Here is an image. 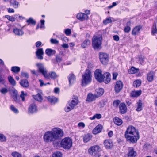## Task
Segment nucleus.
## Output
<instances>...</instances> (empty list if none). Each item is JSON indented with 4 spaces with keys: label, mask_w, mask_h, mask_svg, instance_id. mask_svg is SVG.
I'll return each mask as SVG.
<instances>
[{
    "label": "nucleus",
    "mask_w": 157,
    "mask_h": 157,
    "mask_svg": "<svg viewBox=\"0 0 157 157\" xmlns=\"http://www.w3.org/2000/svg\"><path fill=\"white\" fill-rule=\"evenodd\" d=\"M21 75L23 77L26 78H29V75L28 73L27 72H22L21 73Z\"/></svg>",
    "instance_id": "13d9d810"
},
{
    "label": "nucleus",
    "mask_w": 157,
    "mask_h": 157,
    "mask_svg": "<svg viewBox=\"0 0 157 157\" xmlns=\"http://www.w3.org/2000/svg\"><path fill=\"white\" fill-rule=\"evenodd\" d=\"M20 85L23 87L27 88L29 86V83L26 79H22L20 82Z\"/></svg>",
    "instance_id": "b1692460"
},
{
    "label": "nucleus",
    "mask_w": 157,
    "mask_h": 157,
    "mask_svg": "<svg viewBox=\"0 0 157 157\" xmlns=\"http://www.w3.org/2000/svg\"><path fill=\"white\" fill-rule=\"evenodd\" d=\"M36 66L38 68L39 72L41 73L46 79L51 78L54 79L58 77V75L54 71H52L48 73L47 70L45 67L44 64L43 63H38L36 64Z\"/></svg>",
    "instance_id": "f03ea898"
},
{
    "label": "nucleus",
    "mask_w": 157,
    "mask_h": 157,
    "mask_svg": "<svg viewBox=\"0 0 157 157\" xmlns=\"http://www.w3.org/2000/svg\"><path fill=\"white\" fill-rule=\"evenodd\" d=\"M27 95V94L26 93H25L23 91H21V94L20 95V97L21 98L22 101H24L25 100V97Z\"/></svg>",
    "instance_id": "de8ad7c7"
},
{
    "label": "nucleus",
    "mask_w": 157,
    "mask_h": 157,
    "mask_svg": "<svg viewBox=\"0 0 157 157\" xmlns=\"http://www.w3.org/2000/svg\"><path fill=\"white\" fill-rule=\"evenodd\" d=\"M78 127H81L82 128H83L85 127V125L84 123H83V122H80L78 123Z\"/></svg>",
    "instance_id": "0e129e2a"
},
{
    "label": "nucleus",
    "mask_w": 157,
    "mask_h": 157,
    "mask_svg": "<svg viewBox=\"0 0 157 157\" xmlns=\"http://www.w3.org/2000/svg\"><path fill=\"white\" fill-rule=\"evenodd\" d=\"M61 147L64 149H69V137L63 139L60 143Z\"/></svg>",
    "instance_id": "ddd939ff"
},
{
    "label": "nucleus",
    "mask_w": 157,
    "mask_h": 157,
    "mask_svg": "<svg viewBox=\"0 0 157 157\" xmlns=\"http://www.w3.org/2000/svg\"><path fill=\"white\" fill-rule=\"evenodd\" d=\"M78 99L77 97L73 98L71 102L69 104V111L73 109L78 104Z\"/></svg>",
    "instance_id": "9b49d317"
},
{
    "label": "nucleus",
    "mask_w": 157,
    "mask_h": 157,
    "mask_svg": "<svg viewBox=\"0 0 157 157\" xmlns=\"http://www.w3.org/2000/svg\"><path fill=\"white\" fill-rule=\"evenodd\" d=\"M131 30V28L130 26H126L124 29V31L125 33H128Z\"/></svg>",
    "instance_id": "4d7b16f0"
},
{
    "label": "nucleus",
    "mask_w": 157,
    "mask_h": 157,
    "mask_svg": "<svg viewBox=\"0 0 157 157\" xmlns=\"http://www.w3.org/2000/svg\"><path fill=\"white\" fill-rule=\"evenodd\" d=\"M99 59L100 62L103 64L106 65L109 60V55L103 52H100L99 54Z\"/></svg>",
    "instance_id": "423d86ee"
},
{
    "label": "nucleus",
    "mask_w": 157,
    "mask_h": 157,
    "mask_svg": "<svg viewBox=\"0 0 157 157\" xmlns=\"http://www.w3.org/2000/svg\"><path fill=\"white\" fill-rule=\"evenodd\" d=\"M101 36H94L92 38V47L94 50L99 51L102 48Z\"/></svg>",
    "instance_id": "20e7f679"
},
{
    "label": "nucleus",
    "mask_w": 157,
    "mask_h": 157,
    "mask_svg": "<svg viewBox=\"0 0 157 157\" xmlns=\"http://www.w3.org/2000/svg\"><path fill=\"white\" fill-rule=\"evenodd\" d=\"M44 52L42 48H39L37 50L36 52V56L37 58L40 60H42L43 59L42 55Z\"/></svg>",
    "instance_id": "6ab92c4d"
},
{
    "label": "nucleus",
    "mask_w": 157,
    "mask_h": 157,
    "mask_svg": "<svg viewBox=\"0 0 157 157\" xmlns=\"http://www.w3.org/2000/svg\"><path fill=\"white\" fill-rule=\"evenodd\" d=\"M19 4V3L15 0H14L13 2H10V5L13 6L15 8H17L18 7Z\"/></svg>",
    "instance_id": "58836bf2"
},
{
    "label": "nucleus",
    "mask_w": 157,
    "mask_h": 157,
    "mask_svg": "<svg viewBox=\"0 0 157 157\" xmlns=\"http://www.w3.org/2000/svg\"><path fill=\"white\" fill-rule=\"evenodd\" d=\"M111 17H109L106 18L105 20L103 21V23L105 25L111 23L112 22V20L111 19Z\"/></svg>",
    "instance_id": "a18cd8bd"
},
{
    "label": "nucleus",
    "mask_w": 157,
    "mask_h": 157,
    "mask_svg": "<svg viewBox=\"0 0 157 157\" xmlns=\"http://www.w3.org/2000/svg\"><path fill=\"white\" fill-rule=\"evenodd\" d=\"M103 144L105 147L106 149H111L113 147V142L110 139L105 140Z\"/></svg>",
    "instance_id": "2eb2a0df"
},
{
    "label": "nucleus",
    "mask_w": 157,
    "mask_h": 157,
    "mask_svg": "<svg viewBox=\"0 0 157 157\" xmlns=\"http://www.w3.org/2000/svg\"><path fill=\"white\" fill-rule=\"evenodd\" d=\"M47 99L52 104H55L58 101V99L54 96H48L47 97Z\"/></svg>",
    "instance_id": "4be33fe9"
},
{
    "label": "nucleus",
    "mask_w": 157,
    "mask_h": 157,
    "mask_svg": "<svg viewBox=\"0 0 157 157\" xmlns=\"http://www.w3.org/2000/svg\"><path fill=\"white\" fill-rule=\"evenodd\" d=\"M11 155L13 157H21L20 154L16 151L12 152Z\"/></svg>",
    "instance_id": "864d4df0"
},
{
    "label": "nucleus",
    "mask_w": 157,
    "mask_h": 157,
    "mask_svg": "<svg viewBox=\"0 0 157 157\" xmlns=\"http://www.w3.org/2000/svg\"><path fill=\"white\" fill-rule=\"evenodd\" d=\"M37 111V106L34 103L31 104L28 108V112L31 114L36 113Z\"/></svg>",
    "instance_id": "4468645a"
},
{
    "label": "nucleus",
    "mask_w": 157,
    "mask_h": 157,
    "mask_svg": "<svg viewBox=\"0 0 157 157\" xmlns=\"http://www.w3.org/2000/svg\"><path fill=\"white\" fill-rule=\"evenodd\" d=\"M100 150V147L98 145H95L91 146L88 149V152L93 157H99L101 156L99 153Z\"/></svg>",
    "instance_id": "39448f33"
},
{
    "label": "nucleus",
    "mask_w": 157,
    "mask_h": 157,
    "mask_svg": "<svg viewBox=\"0 0 157 157\" xmlns=\"http://www.w3.org/2000/svg\"><path fill=\"white\" fill-rule=\"evenodd\" d=\"M157 29L156 28V25L155 23H154L153 25L152 28H151V33L152 35H155L157 32Z\"/></svg>",
    "instance_id": "4c0bfd02"
},
{
    "label": "nucleus",
    "mask_w": 157,
    "mask_h": 157,
    "mask_svg": "<svg viewBox=\"0 0 157 157\" xmlns=\"http://www.w3.org/2000/svg\"><path fill=\"white\" fill-rule=\"evenodd\" d=\"M44 22L45 21L44 20H40L41 25L40 28H44Z\"/></svg>",
    "instance_id": "e2e57ef3"
},
{
    "label": "nucleus",
    "mask_w": 157,
    "mask_h": 157,
    "mask_svg": "<svg viewBox=\"0 0 157 157\" xmlns=\"http://www.w3.org/2000/svg\"><path fill=\"white\" fill-rule=\"evenodd\" d=\"M6 140V137L3 134L0 133V141L1 142H5Z\"/></svg>",
    "instance_id": "6e6d98bb"
},
{
    "label": "nucleus",
    "mask_w": 157,
    "mask_h": 157,
    "mask_svg": "<svg viewBox=\"0 0 157 157\" xmlns=\"http://www.w3.org/2000/svg\"><path fill=\"white\" fill-rule=\"evenodd\" d=\"M90 42L88 39L85 40L81 44V47L84 48H86L90 46Z\"/></svg>",
    "instance_id": "a878e982"
},
{
    "label": "nucleus",
    "mask_w": 157,
    "mask_h": 157,
    "mask_svg": "<svg viewBox=\"0 0 157 157\" xmlns=\"http://www.w3.org/2000/svg\"><path fill=\"white\" fill-rule=\"evenodd\" d=\"M123 84L121 81L118 80L114 86V90L116 93H119L123 88Z\"/></svg>",
    "instance_id": "f8f14e48"
},
{
    "label": "nucleus",
    "mask_w": 157,
    "mask_h": 157,
    "mask_svg": "<svg viewBox=\"0 0 157 157\" xmlns=\"http://www.w3.org/2000/svg\"><path fill=\"white\" fill-rule=\"evenodd\" d=\"M139 71L138 68H136L134 67H132L128 70V72L130 74H133L137 73Z\"/></svg>",
    "instance_id": "72a5a7b5"
},
{
    "label": "nucleus",
    "mask_w": 157,
    "mask_h": 157,
    "mask_svg": "<svg viewBox=\"0 0 157 157\" xmlns=\"http://www.w3.org/2000/svg\"><path fill=\"white\" fill-rule=\"evenodd\" d=\"M12 97L13 98L15 97H16L18 95V92L15 89L12 90Z\"/></svg>",
    "instance_id": "3c124183"
},
{
    "label": "nucleus",
    "mask_w": 157,
    "mask_h": 157,
    "mask_svg": "<svg viewBox=\"0 0 157 157\" xmlns=\"http://www.w3.org/2000/svg\"><path fill=\"white\" fill-rule=\"evenodd\" d=\"M76 77L73 73L69 74V84H72L76 81Z\"/></svg>",
    "instance_id": "c756f323"
},
{
    "label": "nucleus",
    "mask_w": 157,
    "mask_h": 157,
    "mask_svg": "<svg viewBox=\"0 0 157 157\" xmlns=\"http://www.w3.org/2000/svg\"><path fill=\"white\" fill-rule=\"evenodd\" d=\"M63 131L60 128H55L52 131H48L44 136V139L46 142H53V144L55 147H58L59 142L57 140L63 136Z\"/></svg>",
    "instance_id": "f257e3e1"
},
{
    "label": "nucleus",
    "mask_w": 157,
    "mask_h": 157,
    "mask_svg": "<svg viewBox=\"0 0 157 157\" xmlns=\"http://www.w3.org/2000/svg\"><path fill=\"white\" fill-rule=\"evenodd\" d=\"M8 92V89L6 87H2L0 89V92L2 94L5 95Z\"/></svg>",
    "instance_id": "37998d69"
},
{
    "label": "nucleus",
    "mask_w": 157,
    "mask_h": 157,
    "mask_svg": "<svg viewBox=\"0 0 157 157\" xmlns=\"http://www.w3.org/2000/svg\"><path fill=\"white\" fill-rule=\"evenodd\" d=\"M137 107L136 109V110L138 112L141 111L142 109V101L140 100H139L138 102H137Z\"/></svg>",
    "instance_id": "473e14b6"
},
{
    "label": "nucleus",
    "mask_w": 157,
    "mask_h": 157,
    "mask_svg": "<svg viewBox=\"0 0 157 157\" xmlns=\"http://www.w3.org/2000/svg\"><path fill=\"white\" fill-rule=\"evenodd\" d=\"M96 92L97 94H95L98 98L103 94L104 93V90L102 88H99L96 89Z\"/></svg>",
    "instance_id": "cd10ccee"
},
{
    "label": "nucleus",
    "mask_w": 157,
    "mask_h": 157,
    "mask_svg": "<svg viewBox=\"0 0 157 157\" xmlns=\"http://www.w3.org/2000/svg\"><path fill=\"white\" fill-rule=\"evenodd\" d=\"M137 134H139V133L138 131L135 128L132 126H129L127 128L125 132L124 136Z\"/></svg>",
    "instance_id": "6e6552de"
},
{
    "label": "nucleus",
    "mask_w": 157,
    "mask_h": 157,
    "mask_svg": "<svg viewBox=\"0 0 157 157\" xmlns=\"http://www.w3.org/2000/svg\"><path fill=\"white\" fill-rule=\"evenodd\" d=\"M141 28V27L140 26H136L132 30V34L134 35H136L137 33L140 31Z\"/></svg>",
    "instance_id": "2f4dec72"
},
{
    "label": "nucleus",
    "mask_w": 157,
    "mask_h": 157,
    "mask_svg": "<svg viewBox=\"0 0 157 157\" xmlns=\"http://www.w3.org/2000/svg\"><path fill=\"white\" fill-rule=\"evenodd\" d=\"M56 60L57 62H60L62 61V58L59 55H56Z\"/></svg>",
    "instance_id": "bf43d9fd"
},
{
    "label": "nucleus",
    "mask_w": 157,
    "mask_h": 157,
    "mask_svg": "<svg viewBox=\"0 0 157 157\" xmlns=\"http://www.w3.org/2000/svg\"><path fill=\"white\" fill-rule=\"evenodd\" d=\"M14 101L16 103H20L21 101L19 95L13 98Z\"/></svg>",
    "instance_id": "5fc2aeb1"
},
{
    "label": "nucleus",
    "mask_w": 157,
    "mask_h": 157,
    "mask_svg": "<svg viewBox=\"0 0 157 157\" xmlns=\"http://www.w3.org/2000/svg\"><path fill=\"white\" fill-rule=\"evenodd\" d=\"M125 137L127 141L131 143H136L140 138L139 134L131 135L125 136Z\"/></svg>",
    "instance_id": "0eeeda50"
},
{
    "label": "nucleus",
    "mask_w": 157,
    "mask_h": 157,
    "mask_svg": "<svg viewBox=\"0 0 157 157\" xmlns=\"http://www.w3.org/2000/svg\"><path fill=\"white\" fill-rule=\"evenodd\" d=\"M13 32L15 34L18 36H22L24 34V32L21 30L17 28L14 29Z\"/></svg>",
    "instance_id": "c85d7f7f"
},
{
    "label": "nucleus",
    "mask_w": 157,
    "mask_h": 157,
    "mask_svg": "<svg viewBox=\"0 0 157 157\" xmlns=\"http://www.w3.org/2000/svg\"><path fill=\"white\" fill-rule=\"evenodd\" d=\"M62 156L61 153L58 151L53 153L52 155V157H62Z\"/></svg>",
    "instance_id": "603ef678"
},
{
    "label": "nucleus",
    "mask_w": 157,
    "mask_h": 157,
    "mask_svg": "<svg viewBox=\"0 0 157 157\" xmlns=\"http://www.w3.org/2000/svg\"><path fill=\"white\" fill-rule=\"evenodd\" d=\"M103 82L106 84L108 83L111 81V75L109 72H106L104 74Z\"/></svg>",
    "instance_id": "f3484780"
},
{
    "label": "nucleus",
    "mask_w": 157,
    "mask_h": 157,
    "mask_svg": "<svg viewBox=\"0 0 157 157\" xmlns=\"http://www.w3.org/2000/svg\"><path fill=\"white\" fill-rule=\"evenodd\" d=\"M120 112L121 114H125L127 110V108L125 104L124 103H121L119 106Z\"/></svg>",
    "instance_id": "a211bd4d"
},
{
    "label": "nucleus",
    "mask_w": 157,
    "mask_h": 157,
    "mask_svg": "<svg viewBox=\"0 0 157 157\" xmlns=\"http://www.w3.org/2000/svg\"><path fill=\"white\" fill-rule=\"evenodd\" d=\"M113 40L116 41H118L119 40V38L117 35H115L113 36Z\"/></svg>",
    "instance_id": "69168bd1"
},
{
    "label": "nucleus",
    "mask_w": 157,
    "mask_h": 157,
    "mask_svg": "<svg viewBox=\"0 0 157 157\" xmlns=\"http://www.w3.org/2000/svg\"><path fill=\"white\" fill-rule=\"evenodd\" d=\"M92 137V135L90 133H87L84 135L83 138V141L85 143H87L91 139Z\"/></svg>",
    "instance_id": "bb28decb"
},
{
    "label": "nucleus",
    "mask_w": 157,
    "mask_h": 157,
    "mask_svg": "<svg viewBox=\"0 0 157 157\" xmlns=\"http://www.w3.org/2000/svg\"><path fill=\"white\" fill-rule=\"evenodd\" d=\"M50 42L52 44H58L59 42L56 39H54L51 38L50 40Z\"/></svg>",
    "instance_id": "052dcab7"
},
{
    "label": "nucleus",
    "mask_w": 157,
    "mask_h": 157,
    "mask_svg": "<svg viewBox=\"0 0 157 157\" xmlns=\"http://www.w3.org/2000/svg\"><path fill=\"white\" fill-rule=\"evenodd\" d=\"M77 18L81 21H83L85 20H87L89 17L85 13H78L76 16Z\"/></svg>",
    "instance_id": "dca6fc26"
},
{
    "label": "nucleus",
    "mask_w": 157,
    "mask_h": 157,
    "mask_svg": "<svg viewBox=\"0 0 157 157\" xmlns=\"http://www.w3.org/2000/svg\"><path fill=\"white\" fill-rule=\"evenodd\" d=\"M10 109L11 110L15 113L18 114L19 113L18 109L15 108L13 105H12L10 106Z\"/></svg>",
    "instance_id": "09e8293b"
},
{
    "label": "nucleus",
    "mask_w": 157,
    "mask_h": 157,
    "mask_svg": "<svg viewBox=\"0 0 157 157\" xmlns=\"http://www.w3.org/2000/svg\"><path fill=\"white\" fill-rule=\"evenodd\" d=\"M120 101L119 100H114L113 103V106L116 108H117L120 104Z\"/></svg>",
    "instance_id": "49530a36"
},
{
    "label": "nucleus",
    "mask_w": 157,
    "mask_h": 157,
    "mask_svg": "<svg viewBox=\"0 0 157 157\" xmlns=\"http://www.w3.org/2000/svg\"><path fill=\"white\" fill-rule=\"evenodd\" d=\"M114 122L115 124L118 126L121 125L122 123V121L118 117H115Z\"/></svg>",
    "instance_id": "e433bc0d"
},
{
    "label": "nucleus",
    "mask_w": 157,
    "mask_h": 157,
    "mask_svg": "<svg viewBox=\"0 0 157 157\" xmlns=\"http://www.w3.org/2000/svg\"><path fill=\"white\" fill-rule=\"evenodd\" d=\"M128 152L125 155V157H135L137 155L136 152L132 147H129L128 149Z\"/></svg>",
    "instance_id": "9d476101"
},
{
    "label": "nucleus",
    "mask_w": 157,
    "mask_h": 157,
    "mask_svg": "<svg viewBox=\"0 0 157 157\" xmlns=\"http://www.w3.org/2000/svg\"><path fill=\"white\" fill-rule=\"evenodd\" d=\"M45 52L47 55L50 56L55 54L56 51L51 49L48 48L45 50Z\"/></svg>",
    "instance_id": "7c9ffc66"
},
{
    "label": "nucleus",
    "mask_w": 157,
    "mask_h": 157,
    "mask_svg": "<svg viewBox=\"0 0 157 157\" xmlns=\"http://www.w3.org/2000/svg\"><path fill=\"white\" fill-rule=\"evenodd\" d=\"M94 76L95 79L98 82L101 83L103 80V75L102 74L101 71L99 69H96L94 72Z\"/></svg>",
    "instance_id": "1a4fd4ad"
},
{
    "label": "nucleus",
    "mask_w": 157,
    "mask_h": 157,
    "mask_svg": "<svg viewBox=\"0 0 157 157\" xmlns=\"http://www.w3.org/2000/svg\"><path fill=\"white\" fill-rule=\"evenodd\" d=\"M6 77L5 75L0 73V83L4 85L6 83Z\"/></svg>",
    "instance_id": "79ce46f5"
},
{
    "label": "nucleus",
    "mask_w": 157,
    "mask_h": 157,
    "mask_svg": "<svg viewBox=\"0 0 157 157\" xmlns=\"http://www.w3.org/2000/svg\"><path fill=\"white\" fill-rule=\"evenodd\" d=\"M118 75V74L117 72H113V80H116V78L117 76Z\"/></svg>",
    "instance_id": "680f3d73"
},
{
    "label": "nucleus",
    "mask_w": 157,
    "mask_h": 157,
    "mask_svg": "<svg viewBox=\"0 0 157 157\" xmlns=\"http://www.w3.org/2000/svg\"><path fill=\"white\" fill-rule=\"evenodd\" d=\"M5 18H7L9 20L12 22H14L15 21V18L14 17L8 15H5Z\"/></svg>",
    "instance_id": "8fccbe9b"
},
{
    "label": "nucleus",
    "mask_w": 157,
    "mask_h": 157,
    "mask_svg": "<svg viewBox=\"0 0 157 157\" xmlns=\"http://www.w3.org/2000/svg\"><path fill=\"white\" fill-rule=\"evenodd\" d=\"M141 82L140 80H137L134 81L133 86L134 87H137L140 86Z\"/></svg>",
    "instance_id": "ea45409f"
},
{
    "label": "nucleus",
    "mask_w": 157,
    "mask_h": 157,
    "mask_svg": "<svg viewBox=\"0 0 157 157\" xmlns=\"http://www.w3.org/2000/svg\"><path fill=\"white\" fill-rule=\"evenodd\" d=\"M8 78L9 82L12 86H14L16 85V81L12 77L9 76Z\"/></svg>",
    "instance_id": "c9c22d12"
},
{
    "label": "nucleus",
    "mask_w": 157,
    "mask_h": 157,
    "mask_svg": "<svg viewBox=\"0 0 157 157\" xmlns=\"http://www.w3.org/2000/svg\"><path fill=\"white\" fill-rule=\"evenodd\" d=\"M20 68L17 66H13L11 68V71L15 73H17L20 71Z\"/></svg>",
    "instance_id": "a19ab883"
},
{
    "label": "nucleus",
    "mask_w": 157,
    "mask_h": 157,
    "mask_svg": "<svg viewBox=\"0 0 157 157\" xmlns=\"http://www.w3.org/2000/svg\"><path fill=\"white\" fill-rule=\"evenodd\" d=\"M54 92L56 94H58L60 92V89L58 87H56L54 88Z\"/></svg>",
    "instance_id": "774afa93"
},
{
    "label": "nucleus",
    "mask_w": 157,
    "mask_h": 157,
    "mask_svg": "<svg viewBox=\"0 0 157 157\" xmlns=\"http://www.w3.org/2000/svg\"><path fill=\"white\" fill-rule=\"evenodd\" d=\"M33 97L35 100L40 102L41 101L43 100L42 96L39 93L36 95H33Z\"/></svg>",
    "instance_id": "f704fd0d"
},
{
    "label": "nucleus",
    "mask_w": 157,
    "mask_h": 157,
    "mask_svg": "<svg viewBox=\"0 0 157 157\" xmlns=\"http://www.w3.org/2000/svg\"><path fill=\"white\" fill-rule=\"evenodd\" d=\"M102 128V125L101 124H98L93 130V133L95 135L101 132Z\"/></svg>",
    "instance_id": "aec40b11"
},
{
    "label": "nucleus",
    "mask_w": 157,
    "mask_h": 157,
    "mask_svg": "<svg viewBox=\"0 0 157 157\" xmlns=\"http://www.w3.org/2000/svg\"><path fill=\"white\" fill-rule=\"evenodd\" d=\"M154 75L155 74L153 71H150L147 74V78L149 82H151L153 80Z\"/></svg>",
    "instance_id": "5701e85b"
},
{
    "label": "nucleus",
    "mask_w": 157,
    "mask_h": 157,
    "mask_svg": "<svg viewBox=\"0 0 157 157\" xmlns=\"http://www.w3.org/2000/svg\"><path fill=\"white\" fill-rule=\"evenodd\" d=\"M142 93L141 90L132 91L131 93V96L132 97H137L140 96Z\"/></svg>",
    "instance_id": "393cba45"
},
{
    "label": "nucleus",
    "mask_w": 157,
    "mask_h": 157,
    "mask_svg": "<svg viewBox=\"0 0 157 157\" xmlns=\"http://www.w3.org/2000/svg\"><path fill=\"white\" fill-rule=\"evenodd\" d=\"M26 22L28 24H32L33 25H35L36 23V21L32 18H29L27 20Z\"/></svg>",
    "instance_id": "c03bdc74"
},
{
    "label": "nucleus",
    "mask_w": 157,
    "mask_h": 157,
    "mask_svg": "<svg viewBox=\"0 0 157 157\" xmlns=\"http://www.w3.org/2000/svg\"><path fill=\"white\" fill-rule=\"evenodd\" d=\"M92 80V75L90 70L86 69L82 76L81 85L86 86L90 84Z\"/></svg>",
    "instance_id": "7ed1b4c3"
},
{
    "label": "nucleus",
    "mask_w": 157,
    "mask_h": 157,
    "mask_svg": "<svg viewBox=\"0 0 157 157\" xmlns=\"http://www.w3.org/2000/svg\"><path fill=\"white\" fill-rule=\"evenodd\" d=\"M39 81L40 82V86L41 87L43 86L44 85L46 86L47 84H45L44 83V81L41 79H39Z\"/></svg>",
    "instance_id": "338daca9"
},
{
    "label": "nucleus",
    "mask_w": 157,
    "mask_h": 157,
    "mask_svg": "<svg viewBox=\"0 0 157 157\" xmlns=\"http://www.w3.org/2000/svg\"><path fill=\"white\" fill-rule=\"evenodd\" d=\"M97 98H98L97 97L95 94L94 95L91 93H89L87 95L86 100L88 102H91L95 100Z\"/></svg>",
    "instance_id": "412c9836"
}]
</instances>
